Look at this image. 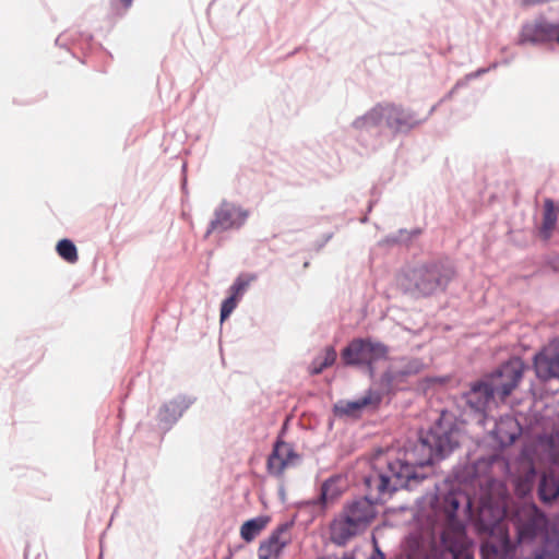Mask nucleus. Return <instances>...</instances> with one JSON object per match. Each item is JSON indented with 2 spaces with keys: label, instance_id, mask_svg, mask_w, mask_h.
<instances>
[{
  "label": "nucleus",
  "instance_id": "7c9ffc66",
  "mask_svg": "<svg viewBox=\"0 0 559 559\" xmlns=\"http://www.w3.org/2000/svg\"><path fill=\"white\" fill-rule=\"evenodd\" d=\"M399 241V239L394 236H389L384 239V242L385 243H389V245H393V243H396Z\"/></svg>",
  "mask_w": 559,
  "mask_h": 559
},
{
  "label": "nucleus",
  "instance_id": "c9c22d12",
  "mask_svg": "<svg viewBox=\"0 0 559 559\" xmlns=\"http://www.w3.org/2000/svg\"><path fill=\"white\" fill-rule=\"evenodd\" d=\"M438 499H439V497H438L437 495H433V496H431V497H430V500H431V501H433V500H438Z\"/></svg>",
  "mask_w": 559,
  "mask_h": 559
},
{
  "label": "nucleus",
  "instance_id": "a878e982",
  "mask_svg": "<svg viewBox=\"0 0 559 559\" xmlns=\"http://www.w3.org/2000/svg\"><path fill=\"white\" fill-rule=\"evenodd\" d=\"M250 284V280H243L241 276L237 277L230 287L231 295L239 298Z\"/></svg>",
  "mask_w": 559,
  "mask_h": 559
},
{
  "label": "nucleus",
  "instance_id": "aec40b11",
  "mask_svg": "<svg viewBox=\"0 0 559 559\" xmlns=\"http://www.w3.org/2000/svg\"><path fill=\"white\" fill-rule=\"evenodd\" d=\"M58 254L69 263L78 261V250L75 245L69 239H62L57 245Z\"/></svg>",
  "mask_w": 559,
  "mask_h": 559
},
{
  "label": "nucleus",
  "instance_id": "4c0bfd02",
  "mask_svg": "<svg viewBox=\"0 0 559 559\" xmlns=\"http://www.w3.org/2000/svg\"><path fill=\"white\" fill-rule=\"evenodd\" d=\"M466 498L468 500V506H471V496L466 495Z\"/></svg>",
  "mask_w": 559,
  "mask_h": 559
},
{
  "label": "nucleus",
  "instance_id": "412c9836",
  "mask_svg": "<svg viewBox=\"0 0 559 559\" xmlns=\"http://www.w3.org/2000/svg\"><path fill=\"white\" fill-rule=\"evenodd\" d=\"M425 367V364L419 358H408L402 360V366L396 372L399 377H408L419 373Z\"/></svg>",
  "mask_w": 559,
  "mask_h": 559
},
{
  "label": "nucleus",
  "instance_id": "cd10ccee",
  "mask_svg": "<svg viewBox=\"0 0 559 559\" xmlns=\"http://www.w3.org/2000/svg\"><path fill=\"white\" fill-rule=\"evenodd\" d=\"M539 498L545 502H551L559 497V491H538Z\"/></svg>",
  "mask_w": 559,
  "mask_h": 559
},
{
  "label": "nucleus",
  "instance_id": "2f4dec72",
  "mask_svg": "<svg viewBox=\"0 0 559 559\" xmlns=\"http://www.w3.org/2000/svg\"><path fill=\"white\" fill-rule=\"evenodd\" d=\"M332 481H333V479H332V478L326 479V480L322 484L321 489H322V490L330 489V486H331Z\"/></svg>",
  "mask_w": 559,
  "mask_h": 559
},
{
  "label": "nucleus",
  "instance_id": "dca6fc26",
  "mask_svg": "<svg viewBox=\"0 0 559 559\" xmlns=\"http://www.w3.org/2000/svg\"><path fill=\"white\" fill-rule=\"evenodd\" d=\"M383 121L386 123L385 104H378L365 115L356 118L352 126L356 130L368 131L381 126Z\"/></svg>",
  "mask_w": 559,
  "mask_h": 559
},
{
  "label": "nucleus",
  "instance_id": "1a4fd4ad",
  "mask_svg": "<svg viewBox=\"0 0 559 559\" xmlns=\"http://www.w3.org/2000/svg\"><path fill=\"white\" fill-rule=\"evenodd\" d=\"M559 24L550 23L540 17L523 25L520 44L530 43L532 45H543L555 40Z\"/></svg>",
  "mask_w": 559,
  "mask_h": 559
},
{
  "label": "nucleus",
  "instance_id": "20e7f679",
  "mask_svg": "<svg viewBox=\"0 0 559 559\" xmlns=\"http://www.w3.org/2000/svg\"><path fill=\"white\" fill-rule=\"evenodd\" d=\"M503 462L498 455L480 457L472 464H462L453 468L450 489H457L463 485L478 487V489H506L493 476L496 467H502Z\"/></svg>",
  "mask_w": 559,
  "mask_h": 559
},
{
  "label": "nucleus",
  "instance_id": "f257e3e1",
  "mask_svg": "<svg viewBox=\"0 0 559 559\" xmlns=\"http://www.w3.org/2000/svg\"><path fill=\"white\" fill-rule=\"evenodd\" d=\"M459 430L439 419L428 431L405 450L404 459L388 463L386 469L369 467L361 475L365 489H407L418 486L427 477L424 468L435 459H443L459 445Z\"/></svg>",
  "mask_w": 559,
  "mask_h": 559
},
{
  "label": "nucleus",
  "instance_id": "a211bd4d",
  "mask_svg": "<svg viewBox=\"0 0 559 559\" xmlns=\"http://www.w3.org/2000/svg\"><path fill=\"white\" fill-rule=\"evenodd\" d=\"M558 213L555 206V202L551 199L544 201V213L543 222L539 228V233L544 239H549L557 226Z\"/></svg>",
  "mask_w": 559,
  "mask_h": 559
},
{
  "label": "nucleus",
  "instance_id": "f03ea898",
  "mask_svg": "<svg viewBox=\"0 0 559 559\" xmlns=\"http://www.w3.org/2000/svg\"><path fill=\"white\" fill-rule=\"evenodd\" d=\"M455 276L454 267L443 261H432L406 270L399 280L402 289L416 297L444 292Z\"/></svg>",
  "mask_w": 559,
  "mask_h": 559
},
{
  "label": "nucleus",
  "instance_id": "423d86ee",
  "mask_svg": "<svg viewBox=\"0 0 559 559\" xmlns=\"http://www.w3.org/2000/svg\"><path fill=\"white\" fill-rule=\"evenodd\" d=\"M249 215V211L240 204L223 200L214 210L204 238H209L212 234L240 229L246 224Z\"/></svg>",
  "mask_w": 559,
  "mask_h": 559
},
{
  "label": "nucleus",
  "instance_id": "c85d7f7f",
  "mask_svg": "<svg viewBox=\"0 0 559 559\" xmlns=\"http://www.w3.org/2000/svg\"><path fill=\"white\" fill-rule=\"evenodd\" d=\"M489 69L490 68H488V69H485V68L478 69L477 71L467 74L466 79L467 80L476 79V78L480 76L481 74L486 73Z\"/></svg>",
  "mask_w": 559,
  "mask_h": 559
},
{
  "label": "nucleus",
  "instance_id": "9d476101",
  "mask_svg": "<svg viewBox=\"0 0 559 559\" xmlns=\"http://www.w3.org/2000/svg\"><path fill=\"white\" fill-rule=\"evenodd\" d=\"M290 528L292 524L284 523L262 542L258 550L259 559H278L284 548L292 542Z\"/></svg>",
  "mask_w": 559,
  "mask_h": 559
},
{
  "label": "nucleus",
  "instance_id": "bb28decb",
  "mask_svg": "<svg viewBox=\"0 0 559 559\" xmlns=\"http://www.w3.org/2000/svg\"><path fill=\"white\" fill-rule=\"evenodd\" d=\"M328 492L329 491L322 490L320 493L319 500L314 501L313 503L319 504L321 507V509H324L325 504L328 503V500H331V502H334L338 498L337 493L333 492V495H331L329 497Z\"/></svg>",
  "mask_w": 559,
  "mask_h": 559
},
{
  "label": "nucleus",
  "instance_id": "72a5a7b5",
  "mask_svg": "<svg viewBox=\"0 0 559 559\" xmlns=\"http://www.w3.org/2000/svg\"><path fill=\"white\" fill-rule=\"evenodd\" d=\"M503 545H504V547H506V549H507V551H508V550H509V548H510V540H509V538H508V537H506Z\"/></svg>",
  "mask_w": 559,
  "mask_h": 559
},
{
  "label": "nucleus",
  "instance_id": "f3484780",
  "mask_svg": "<svg viewBox=\"0 0 559 559\" xmlns=\"http://www.w3.org/2000/svg\"><path fill=\"white\" fill-rule=\"evenodd\" d=\"M381 402V395L376 392H369L367 395L352 402L335 405L338 414L347 416H356L361 409L369 405L377 406Z\"/></svg>",
  "mask_w": 559,
  "mask_h": 559
},
{
  "label": "nucleus",
  "instance_id": "58836bf2",
  "mask_svg": "<svg viewBox=\"0 0 559 559\" xmlns=\"http://www.w3.org/2000/svg\"><path fill=\"white\" fill-rule=\"evenodd\" d=\"M439 379L437 378H432V379H429V381H438Z\"/></svg>",
  "mask_w": 559,
  "mask_h": 559
},
{
  "label": "nucleus",
  "instance_id": "2eb2a0df",
  "mask_svg": "<svg viewBox=\"0 0 559 559\" xmlns=\"http://www.w3.org/2000/svg\"><path fill=\"white\" fill-rule=\"evenodd\" d=\"M490 432L502 447H506L512 444L521 435V426L512 415L508 414L493 420Z\"/></svg>",
  "mask_w": 559,
  "mask_h": 559
},
{
  "label": "nucleus",
  "instance_id": "393cba45",
  "mask_svg": "<svg viewBox=\"0 0 559 559\" xmlns=\"http://www.w3.org/2000/svg\"><path fill=\"white\" fill-rule=\"evenodd\" d=\"M537 531L538 526L536 521L526 523L519 530L520 539L533 538L537 535Z\"/></svg>",
  "mask_w": 559,
  "mask_h": 559
},
{
  "label": "nucleus",
  "instance_id": "6ab92c4d",
  "mask_svg": "<svg viewBox=\"0 0 559 559\" xmlns=\"http://www.w3.org/2000/svg\"><path fill=\"white\" fill-rule=\"evenodd\" d=\"M266 520L257 518L245 522L240 528V535L246 542L253 540L265 527Z\"/></svg>",
  "mask_w": 559,
  "mask_h": 559
},
{
  "label": "nucleus",
  "instance_id": "f8f14e48",
  "mask_svg": "<svg viewBox=\"0 0 559 559\" xmlns=\"http://www.w3.org/2000/svg\"><path fill=\"white\" fill-rule=\"evenodd\" d=\"M300 456L295 452L292 444L277 441L267 459V469L273 475H280L287 467L295 466Z\"/></svg>",
  "mask_w": 559,
  "mask_h": 559
},
{
  "label": "nucleus",
  "instance_id": "473e14b6",
  "mask_svg": "<svg viewBox=\"0 0 559 559\" xmlns=\"http://www.w3.org/2000/svg\"><path fill=\"white\" fill-rule=\"evenodd\" d=\"M120 2L123 4L124 9H129L132 4V0H120Z\"/></svg>",
  "mask_w": 559,
  "mask_h": 559
},
{
  "label": "nucleus",
  "instance_id": "4468645a",
  "mask_svg": "<svg viewBox=\"0 0 559 559\" xmlns=\"http://www.w3.org/2000/svg\"><path fill=\"white\" fill-rule=\"evenodd\" d=\"M193 401L194 400L189 396L179 395L173 399L171 401L163 404L157 415L159 426L168 430L192 405Z\"/></svg>",
  "mask_w": 559,
  "mask_h": 559
},
{
  "label": "nucleus",
  "instance_id": "e433bc0d",
  "mask_svg": "<svg viewBox=\"0 0 559 559\" xmlns=\"http://www.w3.org/2000/svg\"><path fill=\"white\" fill-rule=\"evenodd\" d=\"M555 40L559 44V29L557 31V36L555 37Z\"/></svg>",
  "mask_w": 559,
  "mask_h": 559
},
{
  "label": "nucleus",
  "instance_id": "b1692460",
  "mask_svg": "<svg viewBox=\"0 0 559 559\" xmlns=\"http://www.w3.org/2000/svg\"><path fill=\"white\" fill-rule=\"evenodd\" d=\"M239 298H237L235 295H230L228 298H226L221 306V320L224 321L227 319L230 313L234 311V309L237 307Z\"/></svg>",
  "mask_w": 559,
  "mask_h": 559
},
{
  "label": "nucleus",
  "instance_id": "4be33fe9",
  "mask_svg": "<svg viewBox=\"0 0 559 559\" xmlns=\"http://www.w3.org/2000/svg\"><path fill=\"white\" fill-rule=\"evenodd\" d=\"M336 360V352L333 347H328L323 357L316 358L312 362V373L318 374L323 369L332 366Z\"/></svg>",
  "mask_w": 559,
  "mask_h": 559
},
{
  "label": "nucleus",
  "instance_id": "39448f33",
  "mask_svg": "<svg viewBox=\"0 0 559 559\" xmlns=\"http://www.w3.org/2000/svg\"><path fill=\"white\" fill-rule=\"evenodd\" d=\"M389 347L372 338H355L343 350L342 359L349 366H365L372 374L374 365L388 358Z\"/></svg>",
  "mask_w": 559,
  "mask_h": 559
},
{
  "label": "nucleus",
  "instance_id": "c756f323",
  "mask_svg": "<svg viewBox=\"0 0 559 559\" xmlns=\"http://www.w3.org/2000/svg\"><path fill=\"white\" fill-rule=\"evenodd\" d=\"M498 554L496 549H492V554H489L486 549H483V559H497Z\"/></svg>",
  "mask_w": 559,
  "mask_h": 559
},
{
  "label": "nucleus",
  "instance_id": "7ed1b4c3",
  "mask_svg": "<svg viewBox=\"0 0 559 559\" xmlns=\"http://www.w3.org/2000/svg\"><path fill=\"white\" fill-rule=\"evenodd\" d=\"M377 506L367 497L354 500L344 506L342 513L332 522L331 534L337 544H344L352 537L362 533L374 521Z\"/></svg>",
  "mask_w": 559,
  "mask_h": 559
},
{
  "label": "nucleus",
  "instance_id": "f704fd0d",
  "mask_svg": "<svg viewBox=\"0 0 559 559\" xmlns=\"http://www.w3.org/2000/svg\"><path fill=\"white\" fill-rule=\"evenodd\" d=\"M538 490H542V489H546V483H545V479L542 480V483L539 484Z\"/></svg>",
  "mask_w": 559,
  "mask_h": 559
},
{
  "label": "nucleus",
  "instance_id": "5701e85b",
  "mask_svg": "<svg viewBox=\"0 0 559 559\" xmlns=\"http://www.w3.org/2000/svg\"><path fill=\"white\" fill-rule=\"evenodd\" d=\"M457 493H466V491H447L443 496L444 512L448 515H453L459 509L460 502L457 500Z\"/></svg>",
  "mask_w": 559,
  "mask_h": 559
},
{
  "label": "nucleus",
  "instance_id": "9b49d317",
  "mask_svg": "<svg viewBox=\"0 0 559 559\" xmlns=\"http://www.w3.org/2000/svg\"><path fill=\"white\" fill-rule=\"evenodd\" d=\"M495 395L497 394L485 377L473 383L469 391L463 394V399L472 411L484 414L489 404L493 402Z\"/></svg>",
  "mask_w": 559,
  "mask_h": 559
},
{
  "label": "nucleus",
  "instance_id": "0eeeda50",
  "mask_svg": "<svg viewBox=\"0 0 559 559\" xmlns=\"http://www.w3.org/2000/svg\"><path fill=\"white\" fill-rule=\"evenodd\" d=\"M525 370L522 359L515 357L502 364L492 373L486 376L495 393L504 400L520 383Z\"/></svg>",
  "mask_w": 559,
  "mask_h": 559
},
{
  "label": "nucleus",
  "instance_id": "ddd939ff",
  "mask_svg": "<svg viewBox=\"0 0 559 559\" xmlns=\"http://www.w3.org/2000/svg\"><path fill=\"white\" fill-rule=\"evenodd\" d=\"M385 115L386 127L394 132L409 131L421 123L414 111L394 104H385Z\"/></svg>",
  "mask_w": 559,
  "mask_h": 559
},
{
  "label": "nucleus",
  "instance_id": "6e6552de",
  "mask_svg": "<svg viewBox=\"0 0 559 559\" xmlns=\"http://www.w3.org/2000/svg\"><path fill=\"white\" fill-rule=\"evenodd\" d=\"M534 368L538 379H559V340L551 341L534 357Z\"/></svg>",
  "mask_w": 559,
  "mask_h": 559
}]
</instances>
